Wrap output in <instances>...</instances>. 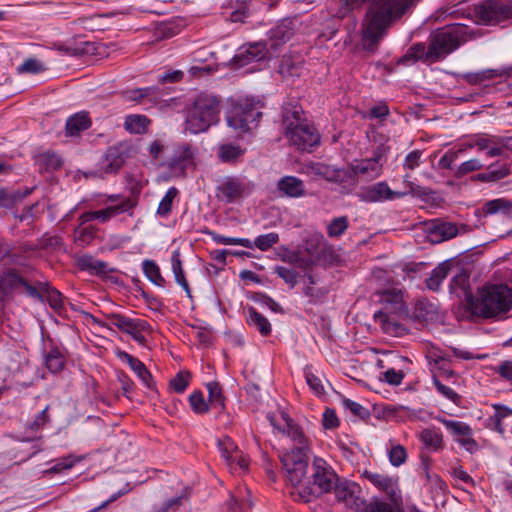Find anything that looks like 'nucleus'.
Masks as SVG:
<instances>
[{
	"mask_svg": "<svg viewBox=\"0 0 512 512\" xmlns=\"http://www.w3.org/2000/svg\"><path fill=\"white\" fill-rule=\"evenodd\" d=\"M212 239L218 243L223 245H240L245 248H253L252 241L246 238H234V237H226L217 233H210Z\"/></svg>",
	"mask_w": 512,
	"mask_h": 512,
	"instance_id": "nucleus-55",
	"label": "nucleus"
},
{
	"mask_svg": "<svg viewBox=\"0 0 512 512\" xmlns=\"http://www.w3.org/2000/svg\"><path fill=\"white\" fill-rule=\"evenodd\" d=\"M195 149L187 143L177 145L173 154L167 159L159 163L161 167L169 170L174 177H182L186 174V169L194 165Z\"/></svg>",
	"mask_w": 512,
	"mask_h": 512,
	"instance_id": "nucleus-11",
	"label": "nucleus"
},
{
	"mask_svg": "<svg viewBox=\"0 0 512 512\" xmlns=\"http://www.w3.org/2000/svg\"><path fill=\"white\" fill-rule=\"evenodd\" d=\"M308 173L323 178L329 182H342L346 177V171L320 162H312L306 166Z\"/></svg>",
	"mask_w": 512,
	"mask_h": 512,
	"instance_id": "nucleus-19",
	"label": "nucleus"
},
{
	"mask_svg": "<svg viewBox=\"0 0 512 512\" xmlns=\"http://www.w3.org/2000/svg\"><path fill=\"white\" fill-rule=\"evenodd\" d=\"M78 266L85 271L94 275H106L113 270L108 267L104 261L95 259L90 255H83L78 260Z\"/></svg>",
	"mask_w": 512,
	"mask_h": 512,
	"instance_id": "nucleus-28",
	"label": "nucleus"
},
{
	"mask_svg": "<svg viewBox=\"0 0 512 512\" xmlns=\"http://www.w3.org/2000/svg\"><path fill=\"white\" fill-rule=\"evenodd\" d=\"M91 126V120L86 112H79L70 116L65 125L68 136H77Z\"/></svg>",
	"mask_w": 512,
	"mask_h": 512,
	"instance_id": "nucleus-26",
	"label": "nucleus"
},
{
	"mask_svg": "<svg viewBox=\"0 0 512 512\" xmlns=\"http://www.w3.org/2000/svg\"><path fill=\"white\" fill-rule=\"evenodd\" d=\"M218 448L226 464L232 467L234 464V456L236 452L239 451L234 442L230 438L225 437L218 441Z\"/></svg>",
	"mask_w": 512,
	"mask_h": 512,
	"instance_id": "nucleus-45",
	"label": "nucleus"
},
{
	"mask_svg": "<svg viewBox=\"0 0 512 512\" xmlns=\"http://www.w3.org/2000/svg\"><path fill=\"white\" fill-rule=\"evenodd\" d=\"M143 272L145 276L156 286L164 287L166 281L162 277L160 268L157 263L153 260H144L143 261Z\"/></svg>",
	"mask_w": 512,
	"mask_h": 512,
	"instance_id": "nucleus-41",
	"label": "nucleus"
},
{
	"mask_svg": "<svg viewBox=\"0 0 512 512\" xmlns=\"http://www.w3.org/2000/svg\"><path fill=\"white\" fill-rule=\"evenodd\" d=\"M470 29L463 24H451L438 28L430 36L427 54L432 60H439L468 41Z\"/></svg>",
	"mask_w": 512,
	"mask_h": 512,
	"instance_id": "nucleus-7",
	"label": "nucleus"
},
{
	"mask_svg": "<svg viewBox=\"0 0 512 512\" xmlns=\"http://www.w3.org/2000/svg\"><path fill=\"white\" fill-rule=\"evenodd\" d=\"M149 331L150 325L147 321L142 319H132L124 333L130 335L137 343L145 345L146 337L144 333Z\"/></svg>",
	"mask_w": 512,
	"mask_h": 512,
	"instance_id": "nucleus-35",
	"label": "nucleus"
},
{
	"mask_svg": "<svg viewBox=\"0 0 512 512\" xmlns=\"http://www.w3.org/2000/svg\"><path fill=\"white\" fill-rule=\"evenodd\" d=\"M266 44L257 42L249 44L246 49L239 53L236 57L243 64H247L251 61H259L266 56Z\"/></svg>",
	"mask_w": 512,
	"mask_h": 512,
	"instance_id": "nucleus-34",
	"label": "nucleus"
},
{
	"mask_svg": "<svg viewBox=\"0 0 512 512\" xmlns=\"http://www.w3.org/2000/svg\"><path fill=\"white\" fill-rule=\"evenodd\" d=\"M450 269L451 264L448 261L440 263L425 280L426 287L432 291L439 290L441 283L448 276Z\"/></svg>",
	"mask_w": 512,
	"mask_h": 512,
	"instance_id": "nucleus-30",
	"label": "nucleus"
},
{
	"mask_svg": "<svg viewBox=\"0 0 512 512\" xmlns=\"http://www.w3.org/2000/svg\"><path fill=\"white\" fill-rule=\"evenodd\" d=\"M269 421L293 443V447L281 456V462L286 471L287 480L292 486H298L307 475L311 441L305 435L303 428L284 412L281 413V421L275 416H269Z\"/></svg>",
	"mask_w": 512,
	"mask_h": 512,
	"instance_id": "nucleus-2",
	"label": "nucleus"
},
{
	"mask_svg": "<svg viewBox=\"0 0 512 512\" xmlns=\"http://www.w3.org/2000/svg\"><path fill=\"white\" fill-rule=\"evenodd\" d=\"M39 250L55 251L62 246V239L56 235L44 234L37 240Z\"/></svg>",
	"mask_w": 512,
	"mask_h": 512,
	"instance_id": "nucleus-56",
	"label": "nucleus"
},
{
	"mask_svg": "<svg viewBox=\"0 0 512 512\" xmlns=\"http://www.w3.org/2000/svg\"><path fill=\"white\" fill-rule=\"evenodd\" d=\"M406 195L407 192L391 190L388 184L384 181L363 188L359 193L360 199L368 203L399 199Z\"/></svg>",
	"mask_w": 512,
	"mask_h": 512,
	"instance_id": "nucleus-16",
	"label": "nucleus"
},
{
	"mask_svg": "<svg viewBox=\"0 0 512 512\" xmlns=\"http://www.w3.org/2000/svg\"><path fill=\"white\" fill-rule=\"evenodd\" d=\"M481 213L484 216L501 214L505 217H512V200L497 198L483 204Z\"/></svg>",
	"mask_w": 512,
	"mask_h": 512,
	"instance_id": "nucleus-23",
	"label": "nucleus"
},
{
	"mask_svg": "<svg viewBox=\"0 0 512 512\" xmlns=\"http://www.w3.org/2000/svg\"><path fill=\"white\" fill-rule=\"evenodd\" d=\"M274 273L283 279L290 288H294L298 282V273L293 269L284 266H276L274 268Z\"/></svg>",
	"mask_w": 512,
	"mask_h": 512,
	"instance_id": "nucleus-60",
	"label": "nucleus"
},
{
	"mask_svg": "<svg viewBox=\"0 0 512 512\" xmlns=\"http://www.w3.org/2000/svg\"><path fill=\"white\" fill-rule=\"evenodd\" d=\"M303 111L299 106H287L283 109V125L285 136L290 144L298 150L309 151L320 143V135L316 128L303 119Z\"/></svg>",
	"mask_w": 512,
	"mask_h": 512,
	"instance_id": "nucleus-5",
	"label": "nucleus"
},
{
	"mask_svg": "<svg viewBox=\"0 0 512 512\" xmlns=\"http://www.w3.org/2000/svg\"><path fill=\"white\" fill-rule=\"evenodd\" d=\"M472 145H476L479 151H486V156L489 158L501 156L498 147V136H477L472 140Z\"/></svg>",
	"mask_w": 512,
	"mask_h": 512,
	"instance_id": "nucleus-29",
	"label": "nucleus"
},
{
	"mask_svg": "<svg viewBox=\"0 0 512 512\" xmlns=\"http://www.w3.org/2000/svg\"><path fill=\"white\" fill-rule=\"evenodd\" d=\"M295 26L292 19H283L274 28L270 30V39L272 46H278L289 41L294 35Z\"/></svg>",
	"mask_w": 512,
	"mask_h": 512,
	"instance_id": "nucleus-21",
	"label": "nucleus"
},
{
	"mask_svg": "<svg viewBox=\"0 0 512 512\" xmlns=\"http://www.w3.org/2000/svg\"><path fill=\"white\" fill-rule=\"evenodd\" d=\"M244 152L245 149L239 145L223 144L219 147V158L223 162H235L244 154Z\"/></svg>",
	"mask_w": 512,
	"mask_h": 512,
	"instance_id": "nucleus-44",
	"label": "nucleus"
},
{
	"mask_svg": "<svg viewBox=\"0 0 512 512\" xmlns=\"http://www.w3.org/2000/svg\"><path fill=\"white\" fill-rule=\"evenodd\" d=\"M22 283H24V279L14 270L6 271L0 277V288L5 293H9L13 289L21 287Z\"/></svg>",
	"mask_w": 512,
	"mask_h": 512,
	"instance_id": "nucleus-43",
	"label": "nucleus"
},
{
	"mask_svg": "<svg viewBox=\"0 0 512 512\" xmlns=\"http://www.w3.org/2000/svg\"><path fill=\"white\" fill-rule=\"evenodd\" d=\"M190 378V372L180 371L170 380L169 386L176 393H183L189 385Z\"/></svg>",
	"mask_w": 512,
	"mask_h": 512,
	"instance_id": "nucleus-53",
	"label": "nucleus"
},
{
	"mask_svg": "<svg viewBox=\"0 0 512 512\" xmlns=\"http://www.w3.org/2000/svg\"><path fill=\"white\" fill-rule=\"evenodd\" d=\"M419 439L432 452H439L444 448L443 435L439 429L428 427L419 434Z\"/></svg>",
	"mask_w": 512,
	"mask_h": 512,
	"instance_id": "nucleus-24",
	"label": "nucleus"
},
{
	"mask_svg": "<svg viewBox=\"0 0 512 512\" xmlns=\"http://www.w3.org/2000/svg\"><path fill=\"white\" fill-rule=\"evenodd\" d=\"M133 152L132 146L127 142H119L110 146L103 160V169L107 173L118 171Z\"/></svg>",
	"mask_w": 512,
	"mask_h": 512,
	"instance_id": "nucleus-15",
	"label": "nucleus"
},
{
	"mask_svg": "<svg viewBox=\"0 0 512 512\" xmlns=\"http://www.w3.org/2000/svg\"><path fill=\"white\" fill-rule=\"evenodd\" d=\"M433 383L437 389V391L443 395L448 400L452 401L455 404L459 403L460 396L450 387L444 385L438 378L433 377Z\"/></svg>",
	"mask_w": 512,
	"mask_h": 512,
	"instance_id": "nucleus-62",
	"label": "nucleus"
},
{
	"mask_svg": "<svg viewBox=\"0 0 512 512\" xmlns=\"http://www.w3.org/2000/svg\"><path fill=\"white\" fill-rule=\"evenodd\" d=\"M278 191L289 198H300L306 195L304 182L295 176H284L277 182Z\"/></svg>",
	"mask_w": 512,
	"mask_h": 512,
	"instance_id": "nucleus-20",
	"label": "nucleus"
},
{
	"mask_svg": "<svg viewBox=\"0 0 512 512\" xmlns=\"http://www.w3.org/2000/svg\"><path fill=\"white\" fill-rule=\"evenodd\" d=\"M493 182L500 181L511 174V168L508 163L495 162L487 168Z\"/></svg>",
	"mask_w": 512,
	"mask_h": 512,
	"instance_id": "nucleus-49",
	"label": "nucleus"
},
{
	"mask_svg": "<svg viewBox=\"0 0 512 512\" xmlns=\"http://www.w3.org/2000/svg\"><path fill=\"white\" fill-rule=\"evenodd\" d=\"M104 316L107 322H102L96 318H94V322L97 323L99 326L108 329H111V326H114L123 333L125 332L130 321L133 319L120 313H108L105 314Z\"/></svg>",
	"mask_w": 512,
	"mask_h": 512,
	"instance_id": "nucleus-37",
	"label": "nucleus"
},
{
	"mask_svg": "<svg viewBox=\"0 0 512 512\" xmlns=\"http://www.w3.org/2000/svg\"><path fill=\"white\" fill-rule=\"evenodd\" d=\"M207 390L209 393V401L211 405L219 406L220 408H224V396L222 394V387L221 385L216 382H209L207 385Z\"/></svg>",
	"mask_w": 512,
	"mask_h": 512,
	"instance_id": "nucleus-54",
	"label": "nucleus"
},
{
	"mask_svg": "<svg viewBox=\"0 0 512 512\" xmlns=\"http://www.w3.org/2000/svg\"><path fill=\"white\" fill-rule=\"evenodd\" d=\"M433 306L426 301H417L413 311V317L419 321L427 322L433 318Z\"/></svg>",
	"mask_w": 512,
	"mask_h": 512,
	"instance_id": "nucleus-51",
	"label": "nucleus"
},
{
	"mask_svg": "<svg viewBox=\"0 0 512 512\" xmlns=\"http://www.w3.org/2000/svg\"><path fill=\"white\" fill-rule=\"evenodd\" d=\"M405 377V373L402 370H396L394 368H389L388 370L380 373L379 379L384 381L390 385L398 386L402 383Z\"/></svg>",
	"mask_w": 512,
	"mask_h": 512,
	"instance_id": "nucleus-59",
	"label": "nucleus"
},
{
	"mask_svg": "<svg viewBox=\"0 0 512 512\" xmlns=\"http://www.w3.org/2000/svg\"><path fill=\"white\" fill-rule=\"evenodd\" d=\"M189 402L192 410L197 414H204L209 411V405L205 401L201 391H195L189 396Z\"/></svg>",
	"mask_w": 512,
	"mask_h": 512,
	"instance_id": "nucleus-57",
	"label": "nucleus"
},
{
	"mask_svg": "<svg viewBox=\"0 0 512 512\" xmlns=\"http://www.w3.org/2000/svg\"><path fill=\"white\" fill-rule=\"evenodd\" d=\"M263 104L254 98H243L232 105L227 115V124L234 130L246 133L257 127L262 116Z\"/></svg>",
	"mask_w": 512,
	"mask_h": 512,
	"instance_id": "nucleus-9",
	"label": "nucleus"
},
{
	"mask_svg": "<svg viewBox=\"0 0 512 512\" xmlns=\"http://www.w3.org/2000/svg\"><path fill=\"white\" fill-rule=\"evenodd\" d=\"M178 194L179 191L176 187H170L167 190L166 194L161 199L157 208V214L160 217H167L170 214L172 210L173 201L178 196Z\"/></svg>",
	"mask_w": 512,
	"mask_h": 512,
	"instance_id": "nucleus-46",
	"label": "nucleus"
},
{
	"mask_svg": "<svg viewBox=\"0 0 512 512\" xmlns=\"http://www.w3.org/2000/svg\"><path fill=\"white\" fill-rule=\"evenodd\" d=\"M117 356L120 360L126 362L129 365V367L147 387H151V373L148 371L145 364L141 360L135 358L126 351H118Z\"/></svg>",
	"mask_w": 512,
	"mask_h": 512,
	"instance_id": "nucleus-22",
	"label": "nucleus"
},
{
	"mask_svg": "<svg viewBox=\"0 0 512 512\" xmlns=\"http://www.w3.org/2000/svg\"><path fill=\"white\" fill-rule=\"evenodd\" d=\"M417 0H345L349 9L369 2L370 6L363 23V41L367 49L373 50L386 34L388 28L398 21Z\"/></svg>",
	"mask_w": 512,
	"mask_h": 512,
	"instance_id": "nucleus-1",
	"label": "nucleus"
},
{
	"mask_svg": "<svg viewBox=\"0 0 512 512\" xmlns=\"http://www.w3.org/2000/svg\"><path fill=\"white\" fill-rule=\"evenodd\" d=\"M507 74L508 69H487L478 72L464 73L461 75V78L471 85H483L487 80Z\"/></svg>",
	"mask_w": 512,
	"mask_h": 512,
	"instance_id": "nucleus-25",
	"label": "nucleus"
},
{
	"mask_svg": "<svg viewBox=\"0 0 512 512\" xmlns=\"http://www.w3.org/2000/svg\"><path fill=\"white\" fill-rule=\"evenodd\" d=\"M279 242V235L275 232L259 235L252 242L253 247L258 248L261 251H267L275 244Z\"/></svg>",
	"mask_w": 512,
	"mask_h": 512,
	"instance_id": "nucleus-50",
	"label": "nucleus"
},
{
	"mask_svg": "<svg viewBox=\"0 0 512 512\" xmlns=\"http://www.w3.org/2000/svg\"><path fill=\"white\" fill-rule=\"evenodd\" d=\"M136 204V198L129 197L122 200V202L117 205L108 206L105 209L98 211L84 212L79 216L78 221L80 222L81 226L94 220H99L104 223L112 217H115L124 212L131 211L136 206Z\"/></svg>",
	"mask_w": 512,
	"mask_h": 512,
	"instance_id": "nucleus-13",
	"label": "nucleus"
},
{
	"mask_svg": "<svg viewBox=\"0 0 512 512\" xmlns=\"http://www.w3.org/2000/svg\"><path fill=\"white\" fill-rule=\"evenodd\" d=\"M466 306L472 315L480 318L500 317L512 309V290L506 284H486L476 296L466 297Z\"/></svg>",
	"mask_w": 512,
	"mask_h": 512,
	"instance_id": "nucleus-3",
	"label": "nucleus"
},
{
	"mask_svg": "<svg viewBox=\"0 0 512 512\" xmlns=\"http://www.w3.org/2000/svg\"><path fill=\"white\" fill-rule=\"evenodd\" d=\"M281 260L288 264L294 265L304 271L311 269L313 261L301 256L298 251H289L281 256Z\"/></svg>",
	"mask_w": 512,
	"mask_h": 512,
	"instance_id": "nucleus-47",
	"label": "nucleus"
},
{
	"mask_svg": "<svg viewBox=\"0 0 512 512\" xmlns=\"http://www.w3.org/2000/svg\"><path fill=\"white\" fill-rule=\"evenodd\" d=\"M35 162L40 170L55 171L62 166V159L59 155L53 152H44L39 154Z\"/></svg>",
	"mask_w": 512,
	"mask_h": 512,
	"instance_id": "nucleus-39",
	"label": "nucleus"
},
{
	"mask_svg": "<svg viewBox=\"0 0 512 512\" xmlns=\"http://www.w3.org/2000/svg\"><path fill=\"white\" fill-rule=\"evenodd\" d=\"M45 365L52 373L63 370L66 358L63 351L51 341L49 350L44 355Z\"/></svg>",
	"mask_w": 512,
	"mask_h": 512,
	"instance_id": "nucleus-27",
	"label": "nucleus"
},
{
	"mask_svg": "<svg viewBox=\"0 0 512 512\" xmlns=\"http://www.w3.org/2000/svg\"><path fill=\"white\" fill-rule=\"evenodd\" d=\"M247 323L254 327L262 336H268L271 333V324L266 317L260 314L254 307L247 310Z\"/></svg>",
	"mask_w": 512,
	"mask_h": 512,
	"instance_id": "nucleus-31",
	"label": "nucleus"
},
{
	"mask_svg": "<svg viewBox=\"0 0 512 512\" xmlns=\"http://www.w3.org/2000/svg\"><path fill=\"white\" fill-rule=\"evenodd\" d=\"M171 268L175 276V281L184 289L186 295L192 298L191 289L189 283L185 277V273L180 258V252L175 250L171 257Z\"/></svg>",
	"mask_w": 512,
	"mask_h": 512,
	"instance_id": "nucleus-33",
	"label": "nucleus"
},
{
	"mask_svg": "<svg viewBox=\"0 0 512 512\" xmlns=\"http://www.w3.org/2000/svg\"><path fill=\"white\" fill-rule=\"evenodd\" d=\"M41 289L44 302H47L53 310L60 312L64 308L62 294L48 283H41Z\"/></svg>",
	"mask_w": 512,
	"mask_h": 512,
	"instance_id": "nucleus-36",
	"label": "nucleus"
},
{
	"mask_svg": "<svg viewBox=\"0 0 512 512\" xmlns=\"http://www.w3.org/2000/svg\"><path fill=\"white\" fill-rule=\"evenodd\" d=\"M436 419L442 423L452 435L456 436L457 438L472 434V429L468 424L464 422L449 420L444 417H437Z\"/></svg>",
	"mask_w": 512,
	"mask_h": 512,
	"instance_id": "nucleus-40",
	"label": "nucleus"
},
{
	"mask_svg": "<svg viewBox=\"0 0 512 512\" xmlns=\"http://www.w3.org/2000/svg\"><path fill=\"white\" fill-rule=\"evenodd\" d=\"M312 471L313 487L302 486L304 482L297 486L299 497L304 502H310L314 497L330 492L339 480L334 470L322 458H314ZM305 480L306 478L303 481Z\"/></svg>",
	"mask_w": 512,
	"mask_h": 512,
	"instance_id": "nucleus-8",
	"label": "nucleus"
},
{
	"mask_svg": "<svg viewBox=\"0 0 512 512\" xmlns=\"http://www.w3.org/2000/svg\"><path fill=\"white\" fill-rule=\"evenodd\" d=\"M49 406L47 405L39 414H37L34 418V420L29 423L27 426V430L31 431L32 433H37L39 430H41L47 423L50 422V416H49Z\"/></svg>",
	"mask_w": 512,
	"mask_h": 512,
	"instance_id": "nucleus-58",
	"label": "nucleus"
},
{
	"mask_svg": "<svg viewBox=\"0 0 512 512\" xmlns=\"http://www.w3.org/2000/svg\"><path fill=\"white\" fill-rule=\"evenodd\" d=\"M150 124V120L145 115L132 114L125 118L124 127L130 133H145Z\"/></svg>",
	"mask_w": 512,
	"mask_h": 512,
	"instance_id": "nucleus-38",
	"label": "nucleus"
},
{
	"mask_svg": "<svg viewBox=\"0 0 512 512\" xmlns=\"http://www.w3.org/2000/svg\"><path fill=\"white\" fill-rule=\"evenodd\" d=\"M279 72L284 76H300L301 67L291 61L290 58H283L279 66Z\"/></svg>",
	"mask_w": 512,
	"mask_h": 512,
	"instance_id": "nucleus-63",
	"label": "nucleus"
},
{
	"mask_svg": "<svg viewBox=\"0 0 512 512\" xmlns=\"http://www.w3.org/2000/svg\"><path fill=\"white\" fill-rule=\"evenodd\" d=\"M217 197L226 203H234L251 192L250 184L239 178L227 176L216 188Z\"/></svg>",
	"mask_w": 512,
	"mask_h": 512,
	"instance_id": "nucleus-12",
	"label": "nucleus"
},
{
	"mask_svg": "<svg viewBox=\"0 0 512 512\" xmlns=\"http://www.w3.org/2000/svg\"><path fill=\"white\" fill-rule=\"evenodd\" d=\"M45 70L44 65L35 58L25 60L18 68L19 73L37 74Z\"/></svg>",
	"mask_w": 512,
	"mask_h": 512,
	"instance_id": "nucleus-61",
	"label": "nucleus"
},
{
	"mask_svg": "<svg viewBox=\"0 0 512 512\" xmlns=\"http://www.w3.org/2000/svg\"><path fill=\"white\" fill-rule=\"evenodd\" d=\"M475 15L484 24L512 18V0H485L475 6Z\"/></svg>",
	"mask_w": 512,
	"mask_h": 512,
	"instance_id": "nucleus-10",
	"label": "nucleus"
},
{
	"mask_svg": "<svg viewBox=\"0 0 512 512\" xmlns=\"http://www.w3.org/2000/svg\"><path fill=\"white\" fill-rule=\"evenodd\" d=\"M380 302L383 304V310L374 314V320L380 324L384 333L391 336H402L406 333V328L397 322L392 316L400 319L409 317L407 305L404 301V295L401 289L391 288L379 293Z\"/></svg>",
	"mask_w": 512,
	"mask_h": 512,
	"instance_id": "nucleus-4",
	"label": "nucleus"
},
{
	"mask_svg": "<svg viewBox=\"0 0 512 512\" xmlns=\"http://www.w3.org/2000/svg\"><path fill=\"white\" fill-rule=\"evenodd\" d=\"M349 227V221L346 216L336 217L327 225V235L330 238H339Z\"/></svg>",
	"mask_w": 512,
	"mask_h": 512,
	"instance_id": "nucleus-48",
	"label": "nucleus"
},
{
	"mask_svg": "<svg viewBox=\"0 0 512 512\" xmlns=\"http://www.w3.org/2000/svg\"><path fill=\"white\" fill-rule=\"evenodd\" d=\"M362 476L378 490L384 492L391 500L396 501L399 496L397 479L379 472L365 470Z\"/></svg>",
	"mask_w": 512,
	"mask_h": 512,
	"instance_id": "nucleus-17",
	"label": "nucleus"
},
{
	"mask_svg": "<svg viewBox=\"0 0 512 512\" xmlns=\"http://www.w3.org/2000/svg\"><path fill=\"white\" fill-rule=\"evenodd\" d=\"M220 100L211 94L200 93L194 99L186 117V130L193 134L207 131L219 121Z\"/></svg>",
	"mask_w": 512,
	"mask_h": 512,
	"instance_id": "nucleus-6",
	"label": "nucleus"
},
{
	"mask_svg": "<svg viewBox=\"0 0 512 512\" xmlns=\"http://www.w3.org/2000/svg\"><path fill=\"white\" fill-rule=\"evenodd\" d=\"M466 232V225L462 224L460 228L457 224L441 220H434L428 226L429 237L432 242L440 243L457 236L460 231Z\"/></svg>",
	"mask_w": 512,
	"mask_h": 512,
	"instance_id": "nucleus-18",
	"label": "nucleus"
},
{
	"mask_svg": "<svg viewBox=\"0 0 512 512\" xmlns=\"http://www.w3.org/2000/svg\"><path fill=\"white\" fill-rule=\"evenodd\" d=\"M352 170L355 174L367 176L370 179H374L381 174L382 163H378L375 159H363L357 164L352 166Z\"/></svg>",
	"mask_w": 512,
	"mask_h": 512,
	"instance_id": "nucleus-32",
	"label": "nucleus"
},
{
	"mask_svg": "<svg viewBox=\"0 0 512 512\" xmlns=\"http://www.w3.org/2000/svg\"><path fill=\"white\" fill-rule=\"evenodd\" d=\"M358 512H395V509L390 503L373 497L369 500H364Z\"/></svg>",
	"mask_w": 512,
	"mask_h": 512,
	"instance_id": "nucleus-42",
	"label": "nucleus"
},
{
	"mask_svg": "<svg viewBox=\"0 0 512 512\" xmlns=\"http://www.w3.org/2000/svg\"><path fill=\"white\" fill-rule=\"evenodd\" d=\"M336 499L345 504L346 507L360 511L364 499L361 498V487L352 481L338 480L333 487Z\"/></svg>",
	"mask_w": 512,
	"mask_h": 512,
	"instance_id": "nucleus-14",
	"label": "nucleus"
},
{
	"mask_svg": "<svg viewBox=\"0 0 512 512\" xmlns=\"http://www.w3.org/2000/svg\"><path fill=\"white\" fill-rule=\"evenodd\" d=\"M304 376L306 383L317 396L325 394V389L321 379L313 373L311 367H305Z\"/></svg>",
	"mask_w": 512,
	"mask_h": 512,
	"instance_id": "nucleus-52",
	"label": "nucleus"
},
{
	"mask_svg": "<svg viewBox=\"0 0 512 512\" xmlns=\"http://www.w3.org/2000/svg\"><path fill=\"white\" fill-rule=\"evenodd\" d=\"M407 458L406 450L401 445L393 446L389 453V460L395 467L402 465Z\"/></svg>",
	"mask_w": 512,
	"mask_h": 512,
	"instance_id": "nucleus-64",
	"label": "nucleus"
}]
</instances>
